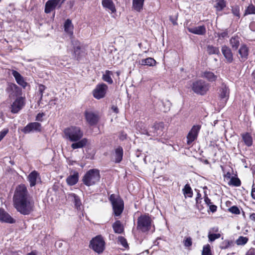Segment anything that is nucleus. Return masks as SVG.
Returning <instances> with one entry per match:
<instances>
[{
	"label": "nucleus",
	"instance_id": "obj_21",
	"mask_svg": "<svg viewBox=\"0 0 255 255\" xmlns=\"http://www.w3.org/2000/svg\"><path fill=\"white\" fill-rule=\"evenodd\" d=\"M219 95L220 98L225 102H226L229 97V89L226 86L223 85L219 91Z\"/></svg>",
	"mask_w": 255,
	"mask_h": 255
},
{
	"label": "nucleus",
	"instance_id": "obj_14",
	"mask_svg": "<svg viewBox=\"0 0 255 255\" xmlns=\"http://www.w3.org/2000/svg\"><path fill=\"white\" fill-rule=\"evenodd\" d=\"M238 53L240 61L244 62L248 58L249 49L246 44H243L239 49Z\"/></svg>",
	"mask_w": 255,
	"mask_h": 255
},
{
	"label": "nucleus",
	"instance_id": "obj_44",
	"mask_svg": "<svg viewBox=\"0 0 255 255\" xmlns=\"http://www.w3.org/2000/svg\"><path fill=\"white\" fill-rule=\"evenodd\" d=\"M220 234H210L208 235V238L210 242L214 241L216 239L220 237Z\"/></svg>",
	"mask_w": 255,
	"mask_h": 255
},
{
	"label": "nucleus",
	"instance_id": "obj_12",
	"mask_svg": "<svg viewBox=\"0 0 255 255\" xmlns=\"http://www.w3.org/2000/svg\"><path fill=\"white\" fill-rule=\"evenodd\" d=\"M24 105V99L22 97L17 98L11 105L10 111L13 114L17 113Z\"/></svg>",
	"mask_w": 255,
	"mask_h": 255
},
{
	"label": "nucleus",
	"instance_id": "obj_1",
	"mask_svg": "<svg viewBox=\"0 0 255 255\" xmlns=\"http://www.w3.org/2000/svg\"><path fill=\"white\" fill-rule=\"evenodd\" d=\"M13 202L17 211L22 215H29L34 210V201L23 184L16 187L13 196Z\"/></svg>",
	"mask_w": 255,
	"mask_h": 255
},
{
	"label": "nucleus",
	"instance_id": "obj_19",
	"mask_svg": "<svg viewBox=\"0 0 255 255\" xmlns=\"http://www.w3.org/2000/svg\"><path fill=\"white\" fill-rule=\"evenodd\" d=\"M38 179H40L39 174L35 170L28 175L27 179L30 183V187L34 186L36 184Z\"/></svg>",
	"mask_w": 255,
	"mask_h": 255
},
{
	"label": "nucleus",
	"instance_id": "obj_17",
	"mask_svg": "<svg viewBox=\"0 0 255 255\" xmlns=\"http://www.w3.org/2000/svg\"><path fill=\"white\" fill-rule=\"evenodd\" d=\"M61 0H49L45 4V12L50 13L60 3Z\"/></svg>",
	"mask_w": 255,
	"mask_h": 255
},
{
	"label": "nucleus",
	"instance_id": "obj_18",
	"mask_svg": "<svg viewBox=\"0 0 255 255\" xmlns=\"http://www.w3.org/2000/svg\"><path fill=\"white\" fill-rule=\"evenodd\" d=\"M68 199L74 203L75 207L77 210L81 209L82 203L78 196L74 193H70L68 195Z\"/></svg>",
	"mask_w": 255,
	"mask_h": 255
},
{
	"label": "nucleus",
	"instance_id": "obj_23",
	"mask_svg": "<svg viewBox=\"0 0 255 255\" xmlns=\"http://www.w3.org/2000/svg\"><path fill=\"white\" fill-rule=\"evenodd\" d=\"M12 74L13 76L15 78L16 82L21 86L22 87L25 88L27 83L24 81L23 77L20 75V74L16 71L13 70L12 71Z\"/></svg>",
	"mask_w": 255,
	"mask_h": 255
},
{
	"label": "nucleus",
	"instance_id": "obj_37",
	"mask_svg": "<svg viewBox=\"0 0 255 255\" xmlns=\"http://www.w3.org/2000/svg\"><path fill=\"white\" fill-rule=\"evenodd\" d=\"M228 184L230 186L238 187L241 185V182L238 177H232Z\"/></svg>",
	"mask_w": 255,
	"mask_h": 255
},
{
	"label": "nucleus",
	"instance_id": "obj_4",
	"mask_svg": "<svg viewBox=\"0 0 255 255\" xmlns=\"http://www.w3.org/2000/svg\"><path fill=\"white\" fill-rule=\"evenodd\" d=\"M116 216H119L122 213L124 208V203L122 198L117 195L113 194L109 197Z\"/></svg>",
	"mask_w": 255,
	"mask_h": 255
},
{
	"label": "nucleus",
	"instance_id": "obj_48",
	"mask_svg": "<svg viewBox=\"0 0 255 255\" xmlns=\"http://www.w3.org/2000/svg\"><path fill=\"white\" fill-rule=\"evenodd\" d=\"M8 129L7 128H4L0 132V140H1L8 133Z\"/></svg>",
	"mask_w": 255,
	"mask_h": 255
},
{
	"label": "nucleus",
	"instance_id": "obj_52",
	"mask_svg": "<svg viewBox=\"0 0 255 255\" xmlns=\"http://www.w3.org/2000/svg\"><path fill=\"white\" fill-rule=\"evenodd\" d=\"M45 87L43 85H40L39 86V91L40 92V94L41 95V98H42V95H43V91L45 90Z\"/></svg>",
	"mask_w": 255,
	"mask_h": 255
},
{
	"label": "nucleus",
	"instance_id": "obj_35",
	"mask_svg": "<svg viewBox=\"0 0 255 255\" xmlns=\"http://www.w3.org/2000/svg\"><path fill=\"white\" fill-rule=\"evenodd\" d=\"M226 6V2L225 0H217L215 7L217 10L221 11Z\"/></svg>",
	"mask_w": 255,
	"mask_h": 255
},
{
	"label": "nucleus",
	"instance_id": "obj_50",
	"mask_svg": "<svg viewBox=\"0 0 255 255\" xmlns=\"http://www.w3.org/2000/svg\"><path fill=\"white\" fill-rule=\"evenodd\" d=\"M204 201L206 203V204L209 206L211 204H212L211 202V200L207 196V195L206 194V193L205 194V196H204Z\"/></svg>",
	"mask_w": 255,
	"mask_h": 255
},
{
	"label": "nucleus",
	"instance_id": "obj_28",
	"mask_svg": "<svg viewBox=\"0 0 255 255\" xmlns=\"http://www.w3.org/2000/svg\"><path fill=\"white\" fill-rule=\"evenodd\" d=\"M64 30L70 36L72 35L73 34V25L72 23V21L70 19H67L64 25Z\"/></svg>",
	"mask_w": 255,
	"mask_h": 255
},
{
	"label": "nucleus",
	"instance_id": "obj_30",
	"mask_svg": "<svg viewBox=\"0 0 255 255\" xmlns=\"http://www.w3.org/2000/svg\"><path fill=\"white\" fill-rule=\"evenodd\" d=\"M145 0H132V7L138 11L140 12L143 8L144 1Z\"/></svg>",
	"mask_w": 255,
	"mask_h": 255
},
{
	"label": "nucleus",
	"instance_id": "obj_15",
	"mask_svg": "<svg viewBox=\"0 0 255 255\" xmlns=\"http://www.w3.org/2000/svg\"><path fill=\"white\" fill-rule=\"evenodd\" d=\"M188 31L194 34L203 35L206 32V27L204 25H200L198 26H189L187 27Z\"/></svg>",
	"mask_w": 255,
	"mask_h": 255
},
{
	"label": "nucleus",
	"instance_id": "obj_33",
	"mask_svg": "<svg viewBox=\"0 0 255 255\" xmlns=\"http://www.w3.org/2000/svg\"><path fill=\"white\" fill-rule=\"evenodd\" d=\"M113 75V73L112 71L109 70H106L105 73L103 75V79L109 84H112L113 81L112 78V76Z\"/></svg>",
	"mask_w": 255,
	"mask_h": 255
},
{
	"label": "nucleus",
	"instance_id": "obj_53",
	"mask_svg": "<svg viewBox=\"0 0 255 255\" xmlns=\"http://www.w3.org/2000/svg\"><path fill=\"white\" fill-rule=\"evenodd\" d=\"M81 49V47L80 45H77L74 47V51L76 55H79L80 53V50Z\"/></svg>",
	"mask_w": 255,
	"mask_h": 255
},
{
	"label": "nucleus",
	"instance_id": "obj_32",
	"mask_svg": "<svg viewBox=\"0 0 255 255\" xmlns=\"http://www.w3.org/2000/svg\"><path fill=\"white\" fill-rule=\"evenodd\" d=\"M202 76L207 79L210 82L215 81L217 78L216 75L210 71H205L203 73Z\"/></svg>",
	"mask_w": 255,
	"mask_h": 255
},
{
	"label": "nucleus",
	"instance_id": "obj_40",
	"mask_svg": "<svg viewBox=\"0 0 255 255\" xmlns=\"http://www.w3.org/2000/svg\"><path fill=\"white\" fill-rule=\"evenodd\" d=\"M183 192L184 195H187L189 197H191L192 195V189L189 184H186L183 189Z\"/></svg>",
	"mask_w": 255,
	"mask_h": 255
},
{
	"label": "nucleus",
	"instance_id": "obj_42",
	"mask_svg": "<svg viewBox=\"0 0 255 255\" xmlns=\"http://www.w3.org/2000/svg\"><path fill=\"white\" fill-rule=\"evenodd\" d=\"M7 90L12 91L13 93L15 92L16 94H18L20 91L19 88L15 84L9 85Z\"/></svg>",
	"mask_w": 255,
	"mask_h": 255
},
{
	"label": "nucleus",
	"instance_id": "obj_6",
	"mask_svg": "<svg viewBox=\"0 0 255 255\" xmlns=\"http://www.w3.org/2000/svg\"><path fill=\"white\" fill-rule=\"evenodd\" d=\"M105 242L103 238L99 235L93 238L90 243L89 247L95 252L100 254L103 252L105 250Z\"/></svg>",
	"mask_w": 255,
	"mask_h": 255
},
{
	"label": "nucleus",
	"instance_id": "obj_62",
	"mask_svg": "<svg viewBox=\"0 0 255 255\" xmlns=\"http://www.w3.org/2000/svg\"><path fill=\"white\" fill-rule=\"evenodd\" d=\"M246 255H255L254 254V253L252 251H249V252H248L247 253Z\"/></svg>",
	"mask_w": 255,
	"mask_h": 255
},
{
	"label": "nucleus",
	"instance_id": "obj_57",
	"mask_svg": "<svg viewBox=\"0 0 255 255\" xmlns=\"http://www.w3.org/2000/svg\"><path fill=\"white\" fill-rule=\"evenodd\" d=\"M250 27L251 30H255V22H253L251 23L250 25Z\"/></svg>",
	"mask_w": 255,
	"mask_h": 255
},
{
	"label": "nucleus",
	"instance_id": "obj_60",
	"mask_svg": "<svg viewBox=\"0 0 255 255\" xmlns=\"http://www.w3.org/2000/svg\"><path fill=\"white\" fill-rule=\"evenodd\" d=\"M224 244H225V246L224 247H223L224 249H226L230 246V244L229 242L225 241Z\"/></svg>",
	"mask_w": 255,
	"mask_h": 255
},
{
	"label": "nucleus",
	"instance_id": "obj_16",
	"mask_svg": "<svg viewBox=\"0 0 255 255\" xmlns=\"http://www.w3.org/2000/svg\"><path fill=\"white\" fill-rule=\"evenodd\" d=\"M222 52L226 59V62L231 63L233 61V54L231 49L226 45H224L221 48Z\"/></svg>",
	"mask_w": 255,
	"mask_h": 255
},
{
	"label": "nucleus",
	"instance_id": "obj_38",
	"mask_svg": "<svg viewBox=\"0 0 255 255\" xmlns=\"http://www.w3.org/2000/svg\"><path fill=\"white\" fill-rule=\"evenodd\" d=\"M249 239L247 237L240 236L236 240V243L239 246L245 245L248 241Z\"/></svg>",
	"mask_w": 255,
	"mask_h": 255
},
{
	"label": "nucleus",
	"instance_id": "obj_49",
	"mask_svg": "<svg viewBox=\"0 0 255 255\" xmlns=\"http://www.w3.org/2000/svg\"><path fill=\"white\" fill-rule=\"evenodd\" d=\"M218 35L219 37H220V38H225V37L228 36V31L227 30H226L223 32L219 33L218 34Z\"/></svg>",
	"mask_w": 255,
	"mask_h": 255
},
{
	"label": "nucleus",
	"instance_id": "obj_46",
	"mask_svg": "<svg viewBox=\"0 0 255 255\" xmlns=\"http://www.w3.org/2000/svg\"><path fill=\"white\" fill-rule=\"evenodd\" d=\"M184 245L186 247L191 246L192 244V239L190 237L186 238L183 241Z\"/></svg>",
	"mask_w": 255,
	"mask_h": 255
},
{
	"label": "nucleus",
	"instance_id": "obj_58",
	"mask_svg": "<svg viewBox=\"0 0 255 255\" xmlns=\"http://www.w3.org/2000/svg\"><path fill=\"white\" fill-rule=\"evenodd\" d=\"M112 109L113 110V111L116 113H118V112H119V110H118V108L117 107H115V106H113L112 107Z\"/></svg>",
	"mask_w": 255,
	"mask_h": 255
},
{
	"label": "nucleus",
	"instance_id": "obj_63",
	"mask_svg": "<svg viewBox=\"0 0 255 255\" xmlns=\"http://www.w3.org/2000/svg\"><path fill=\"white\" fill-rule=\"evenodd\" d=\"M26 255H37V254L35 252L32 251L31 253L27 254Z\"/></svg>",
	"mask_w": 255,
	"mask_h": 255
},
{
	"label": "nucleus",
	"instance_id": "obj_20",
	"mask_svg": "<svg viewBox=\"0 0 255 255\" xmlns=\"http://www.w3.org/2000/svg\"><path fill=\"white\" fill-rule=\"evenodd\" d=\"M0 221L8 223H13L14 220L3 209L0 208Z\"/></svg>",
	"mask_w": 255,
	"mask_h": 255
},
{
	"label": "nucleus",
	"instance_id": "obj_41",
	"mask_svg": "<svg viewBox=\"0 0 255 255\" xmlns=\"http://www.w3.org/2000/svg\"><path fill=\"white\" fill-rule=\"evenodd\" d=\"M202 255H212L209 245H207L203 247Z\"/></svg>",
	"mask_w": 255,
	"mask_h": 255
},
{
	"label": "nucleus",
	"instance_id": "obj_56",
	"mask_svg": "<svg viewBox=\"0 0 255 255\" xmlns=\"http://www.w3.org/2000/svg\"><path fill=\"white\" fill-rule=\"evenodd\" d=\"M251 196L252 198L255 200V187H254V185L252 187Z\"/></svg>",
	"mask_w": 255,
	"mask_h": 255
},
{
	"label": "nucleus",
	"instance_id": "obj_22",
	"mask_svg": "<svg viewBox=\"0 0 255 255\" xmlns=\"http://www.w3.org/2000/svg\"><path fill=\"white\" fill-rule=\"evenodd\" d=\"M102 4L104 8L111 11V13L116 11L115 4L112 0H102Z\"/></svg>",
	"mask_w": 255,
	"mask_h": 255
},
{
	"label": "nucleus",
	"instance_id": "obj_11",
	"mask_svg": "<svg viewBox=\"0 0 255 255\" xmlns=\"http://www.w3.org/2000/svg\"><path fill=\"white\" fill-rule=\"evenodd\" d=\"M200 128L201 126L199 125H195L192 127L187 136V142L188 145H190L197 138Z\"/></svg>",
	"mask_w": 255,
	"mask_h": 255
},
{
	"label": "nucleus",
	"instance_id": "obj_27",
	"mask_svg": "<svg viewBox=\"0 0 255 255\" xmlns=\"http://www.w3.org/2000/svg\"><path fill=\"white\" fill-rule=\"evenodd\" d=\"M123 156V149L122 147L119 146L115 149V152L114 154L115 162L116 163H120Z\"/></svg>",
	"mask_w": 255,
	"mask_h": 255
},
{
	"label": "nucleus",
	"instance_id": "obj_43",
	"mask_svg": "<svg viewBox=\"0 0 255 255\" xmlns=\"http://www.w3.org/2000/svg\"><path fill=\"white\" fill-rule=\"evenodd\" d=\"M232 11L233 14L238 17H240V8L239 6L236 5L232 7Z\"/></svg>",
	"mask_w": 255,
	"mask_h": 255
},
{
	"label": "nucleus",
	"instance_id": "obj_55",
	"mask_svg": "<svg viewBox=\"0 0 255 255\" xmlns=\"http://www.w3.org/2000/svg\"><path fill=\"white\" fill-rule=\"evenodd\" d=\"M177 17L173 18L172 16L170 17V20L171 21V22L173 23V25H177V23L176 22Z\"/></svg>",
	"mask_w": 255,
	"mask_h": 255
},
{
	"label": "nucleus",
	"instance_id": "obj_51",
	"mask_svg": "<svg viewBox=\"0 0 255 255\" xmlns=\"http://www.w3.org/2000/svg\"><path fill=\"white\" fill-rule=\"evenodd\" d=\"M43 116H44V114L43 113H39L36 117V120L40 122L42 121V118Z\"/></svg>",
	"mask_w": 255,
	"mask_h": 255
},
{
	"label": "nucleus",
	"instance_id": "obj_3",
	"mask_svg": "<svg viewBox=\"0 0 255 255\" xmlns=\"http://www.w3.org/2000/svg\"><path fill=\"white\" fill-rule=\"evenodd\" d=\"M65 138L72 142L80 140L83 136V132L78 127L72 126L64 130Z\"/></svg>",
	"mask_w": 255,
	"mask_h": 255
},
{
	"label": "nucleus",
	"instance_id": "obj_7",
	"mask_svg": "<svg viewBox=\"0 0 255 255\" xmlns=\"http://www.w3.org/2000/svg\"><path fill=\"white\" fill-rule=\"evenodd\" d=\"M191 87L194 93L204 95L209 90V85L202 80H198L193 82Z\"/></svg>",
	"mask_w": 255,
	"mask_h": 255
},
{
	"label": "nucleus",
	"instance_id": "obj_9",
	"mask_svg": "<svg viewBox=\"0 0 255 255\" xmlns=\"http://www.w3.org/2000/svg\"><path fill=\"white\" fill-rule=\"evenodd\" d=\"M84 115L87 122L90 126L96 125L100 119L99 115L97 112L88 110L85 112Z\"/></svg>",
	"mask_w": 255,
	"mask_h": 255
},
{
	"label": "nucleus",
	"instance_id": "obj_54",
	"mask_svg": "<svg viewBox=\"0 0 255 255\" xmlns=\"http://www.w3.org/2000/svg\"><path fill=\"white\" fill-rule=\"evenodd\" d=\"M209 206V209L212 212L214 213L216 211L217 207L216 205H212V204H211Z\"/></svg>",
	"mask_w": 255,
	"mask_h": 255
},
{
	"label": "nucleus",
	"instance_id": "obj_61",
	"mask_svg": "<svg viewBox=\"0 0 255 255\" xmlns=\"http://www.w3.org/2000/svg\"><path fill=\"white\" fill-rule=\"evenodd\" d=\"M225 177L228 179H231V173L229 172H228L225 175Z\"/></svg>",
	"mask_w": 255,
	"mask_h": 255
},
{
	"label": "nucleus",
	"instance_id": "obj_47",
	"mask_svg": "<svg viewBox=\"0 0 255 255\" xmlns=\"http://www.w3.org/2000/svg\"><path fill=\"white\" fill-rule=\"evenodd\" d=\"M119 241L120 242L121 244L125 248H127V247L128 246L126 239H125L123 237H119Z\"/></svg>",
	"mask_w": 255,
	"mask_h": 255
},
{
	"label": "nucleus",
	"instance_id": "obj_45",
	"mask_svg": "<svg viewBox=\"0 0 255 255\" xmlns=\"http://www.w3.org/2000/svg\"><path fill=\"white\" fill-rule=\"evenodd\" d=\"M229 211L233 214L237 215L240 214V211L239 209L237 206H232V207L230 208L229 209Z\"/></svg>",
	"mask_w": 255,
	"mask_h": 255
},
{
	"label": "nucleus",
	"instance_id": "obj_39",
	"mask_svg": "<svg viewBox=\"0 0 255 255\" xmlns=\"http://www.w3.org/2000/svg\"><path fill=\"white\" fill-rule=\"evenodd\" d=\"M255 14V6L253 4L249 5L245 10L244 15Z\"/></svg>",
	"mask_w": 255,
	"mask_h": 255
},
{
	"label": "nucleus",
	"instance_id": "obj_26",
	"mask_svg": "<svg viewBox=\"0 0 255 255\" xmlns=\"http://www.w3.org/2000/svg\"><path fill=\"white\" fill-rule=\"evenodd\" d=\"M75 142L71 144V148L73 149H75L77 148H83L87 143L88 140L86 138H84L82 139H80L78 141H74Z\"/></svg>",
	"mask_w": 255,
	"mask_h": 255
},
{
	"label": "nucleus",
	"instance_id": "obj_34",
	"mask_svg": "<svg viewBox=\"0 0 255 255\" xmlns=\"http://www.w3.org/2000/svg\"><path fill=\"white\" fill-rule=\"evenodd\" d=\"M140 63L141 65H148L152 66L156 63L155 60L150 57L147 58L146 59H143L140 61Z\"/></svg>",
	"mask_w": 255,
	"mask_h": 255
},
{
	"label": "nucleus",
	"instance_id": "obj_24",
	"mask_svg": "<svg viewBox=\"0 0 255 255\" xmlns=\"http://www.w3.org/2000/svg\"><path fill=\"white\" fill-rule=\"evenodd\" d=\"M79 179V174L77 172H75L73 174L69 175L66 179L67 184L70 186L76 184Z\"/></svg>",
	"mask_w": 255,
	"mask_h": 255
},
{
	"label": "nucleus",
	"instance_id": "obj_10",
	"mask_svg": "<svg viewBox=\"0 0 255 255\" xmlns=\"http://www.w3.org/2000/svg\"><path fill=\"white\" fill-rule=\"evenodd\" d=\"M108 86L104 83L98 84L93 91V95L96 99L103 98L106 94Z\"/></svg>",
	"mask_w": 255,
	"mask_h": 255
},
{
	"label": "nucleus",
	"instance_id": "obj_25",
	"mask_svg": "<svg viewBox=\"0 0 255 255\" xmlns=\"http://www.w3.org/2000/svg\"><path fill=\"white\" fill-rule=\"evenodd\" d=\"M241 41V38L238 36H234L231 38L230 44L233 50H236L239 48Z\"/></svg>",
	"mask_w": 255,
	"mask_h": 255
},
{
	"label": "nucleus",
	"instance_id": "obj_2",
	"mask_svg": "<svg viewBox=\"0 0 255 255\" xmlns=\"http://www.w3.org/2000/svg\"><path fill=\"white\" fill-rule=\"evenodd\" d=\"M100 171L97 169H92L88 171L83 177L82 181L88 186H93L100 180Z\"/></svg>",
	"mask_w": 255,
	"mask_h": 255
},
{
	"label": "nucleus",
	"instance_id": "obj_36",
	"mask_svg": "<svg viewBox=\"0 0 255 255\" xmlns=\"http://www.w3.org/2000/svg\"><path fill=\"white\" fill-rule=\"evenodd\" d=\"M207 51L210 55L218 54L220 53L219 48L210 45L207 46Z\"/></svg>",
	"mask_w": 255,
	"mask_h": 255
},
{
	"label": "nucleus",
	"instance_id": "obj_8",
	"mask_svg": "<svg viewBox=\"0 0 255 255\" xmlns=\"http://www.w3.org/2000/svg\"><path fill=\"white\" fill-rule=\"evenodd\" d=\"M163 128V124L162 123H155L148 130L143 129L141 133L148 136H155L161 134Z\"/></svg>",
	"mask_w": 255,
	"mask_h": 255
},
{
	"label": "nucleus",
	"instance_id": "obj_59",
	"mask_svg": "<svg viewBox=\"0 0 255 255\" xmlns=\"http://www.w3.org/2000/svg\"><path fill=\"white\" fill-rule=\"evenodd\" d=\"M250 218L253 221H255V213H253L250 215Z\"/></svg>",
	"mask_w": 255,
	"mask_h": 255
},
{
	"label": "nucleus",
	"instance_id": "obj_13",
	"mask_svg": "<svg viewBox=\"0 0 255 255\" xmlns=\"http://www.w3.org/2000/svg\"><path fill=\"white\" fill-rule=\"evenodd\" d=\"M41 130V125L37 122L30 123L25 126L22 131L26 134L32 131H40Z\"/></svg>",
	"mask_w": 255,
	"mask_h": 255
},
{
	"label": "nucleus",
	"instance_id": "obj_29",
	"mask_svg": "<svg viewBox=\"0 0 255 255\" xmlns=\"http://www.w3.org/2000/svg\"><path fill=\"white\" fill-rule=\"evenodd\" d=\"M113 228L115 233L122 234L124 232V228L121 222L119 220L116 221L113 224Z\"/></svg>",
	"mask_w": 255,
	"mask_h": 255
},
{
	"label": "nucleus",
	"instance_id": "obj_31",
	"mask_svg": "<svg viewBox=\"0 0 255 255\" xmlns=\"http://www.w3.org/2000/svg\"><path fill=\"white\" fill-rule=\"evenodd\" d=\"M242 138L245 144L248 146H251L253 144V138L251 134L246 132L242 134Z\"/></svg>",
	"mask_w": 255,
	"mask_h": 255
},
{
	"label": "nucleus",
	"instance_id": "obj_64",
	"mask_svg": "<svg viewBox=\"0 0 255 255\" xmlns=\"http://www.w3.org/2000/svg\"><path fill=\"white\" fill-rule=\"evenodd\" d=\"M252 76H253V78L255 79V70L253 71V73H252Z\"/></svg>",
	"mask_w": 255,
	"mask_h": 255
},
{
	"label": "nucleus",
	"instance_id": "obj_5",
	"mask_svg": "<svg viewBox=\"0 0 255 255\" xmlns=\"http://www.w3.org/2000/svg\"><path fill=\"white\" fill-rule=\"evenodd\" d=\"M137 223V230L142 232H147L151 228L152 220L148 215H141L138 218Z\"/></svg>",
	"mask_w": 255,
	"mask_h": 255
}]
</instances>
